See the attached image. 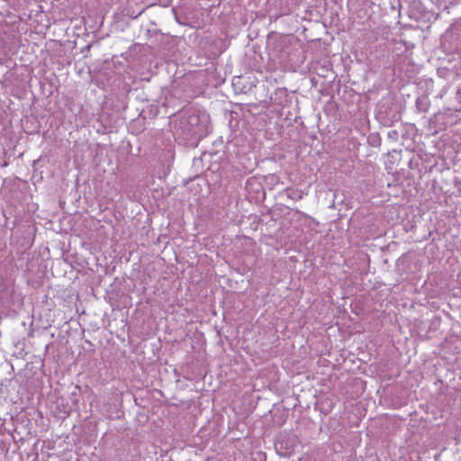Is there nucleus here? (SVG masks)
<instances>
[{
	"label": "nucleus",
	"mask_w": 461,
	"mask_h": 461,
	"mask_svg": "<svg viewBox=\"0 0 461 461\" xmlns=\"http://www.w3.org/2000/svg\"><path fill=\"white\" fill-rule=\"evenodd\" d=\"M208 130V115L198 113L193 109H187L181 113L174 125V135L184 140L193 138L200 139L205 135Z\"/></svg>",
	"instance_id": "1"
},
{
	"label": "nucleus",
	"mask_w": 461,
	"mask_h": 461,
	"mask_svg": "<svg viewBox=\"0 0 461 461\" xmlns=\"http://www.w3.org/2000/svg\"><path fill=\"white\" fill-rule=\"evenodd\" d=\"M388 138L393 140H397V138H398V131L396 130H392L390 131H388Z\"/></svg>",
	"instance_id": "2"
}]
</instances>
